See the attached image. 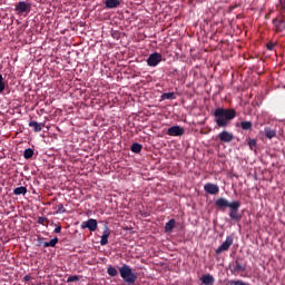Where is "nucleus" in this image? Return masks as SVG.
<instances>
[{"label":"nucleus","mask_w":285,"mask_h":285,"mask_svg":"<svg viewBox=\"0 0 285 285\" xmlns=\"http://www.w3.org/2000/svg\"><path fill=\"white\" fill-rule=\"evenodd\" d=\"M215 205L218 209H222V210L230 208L228 216H230L232 220H235V222L242 220V215L238 214V209L240 208V202L234 200L229 203L227 198L220 197L215 200Z\"/></svg>","instance_id":"1"},{"label":"nucleus","mask_w":285,"mask_h":285,"mask_svg":"<svg viewBox=\"0 0 285 285\" xmlns=\"http://www.w3.org/2000/svg\"><path fill=\"white\" fill-rule=\"evenodd\" d=\"M213 117H215V124L218 128H226L228 122L237 117V111L235 109L218 108L213 112Z\"/></svg>","instance_id":"2"},{"label":"nucleus","mask_w":285,"mask_h":285,"mask_svg":"<svg viewBox=\"0 0 285 285\" xmlns=\"http://www.w3.org/2000/svg\"><path fill=\"white\" fill-rule=\"evenodd\" d=\"M118 273H120L121 279H124L125 284L134 285L137 281V274L132 272L129 265L124 264V266L118 268Z\"/></svg>","instance_id":"3"},{"label":"nucleus","mask_w":285,"mask_h":285,"mask_svg":"<svg viewBox=\"0 0 285 285\" xmlns=\"http://www.w3.org/2000/svg\"><path fill=\"white\" fill-rule=\"evenodd\" d=\"M273 30L276 33H283L285 30V17L283 14H277L276 18L273 19Z\"/></svg>","instance_id":"4"},{"label":"nucleus","mask_w":285,"mask_h":285,"mask_svg":"<svg viewBox=\"0 0 285 285\" xmlns=\"http://www.w3.org/2000/svg\"><path fill=\"white\" fill-rule=\"evenodd\" d=\"M16 12L19 14V17L28 16L31 12V3L26 1L17 2Z\"/></svg>","instance_id":"5"},{"label":"nucleus","mask_w":285,"mask_h":285,"mask_svg":"<svg viewBox=\"0 0 285 285\" xmlns=\"http://www.w3.org/2000/svg\"><path fill=\"white\" fill-rule=\"evenodd\" d=\"M233 244L234 237L232 235H228L225 242H223V244L220 245V247L216 248V255H222L223 253L227 252Z\"/></svg>","instance_id":"6"},{"label":"nucleus","mask_w":285,"mask_h":285,"mask_svg":"<svg viewBox=\"0 0 285 285\" xmlns=\"http://www.w3.org/2000/svg\"><path fill=\"white\" fill-rule=\"evenodd\" d=\"M161 53L153 52L149 58H147V66L155 68L157 65L161 63Z\"/></svg>","instance_id":"7"},{"label":"nucleus","mask_w":285,"mask_h":285,"mask_svg":"<svg viewBox=\"0 0 285 285\" xmlns=\"http://www.w3.org/2000/svg\"><path fill=\"white\" fill-rule=\"evenodd\" d=\"M246 272V265L242 264L240 261H235L230 264V273L232 275H237L239 273Z\"/></svg>","instance_id":"8"},{"label":"nucleus","mask_w":285,"mask_h":285,"mask_svg":"<svg viewBox=\"0 0 285 285\" xmlns=\"http://www.w3.org/2000/svg\"><path fill=\"white\" fill-rule=\"evenodd\" d=\"M58 242H59L58 237H55L49 242H45V238H39V239H37V246L43 247V248H49V247L55 248V246H56V244H58Z\"/></svg>","instance_id":"9"},{"label":"nucleus","mask_w":285,"mask_h":285,"mask_svg":"<svg viewBox=\"0 0 285 285\" xmlns=\"http://www.w3.org/2000/svg\"><path fill=\"white\" fill-rule=\"evenodd\" d=\"M88 228L89 232L94 233L98 228V222L97 219L89 218L85 223L81 224V229Z\"/></svg>","instance_id":"10"},{"label":"nucleus","mask_w":285,"mask_h":285,"mask_svg":"<svg viewBox=\"0 0 285 285\" xmlns=\"http://www.w3.org/2000/svg\"><path fill=\"white\" fill-rule=\"evenodd\" d=\"M218 139H220L223 144H230L234 140V135L227 130H223L218 134Z\"/></svg>","instance_id":"11"},{"label":"nucleus","mask_w":285,"mask_h":285,"mask_svg":"<svg viewBox=\"0 0 285 285\" xmlns=\"http://www.w3.org/2000/svg\"><path fill=\"white\" fill-rule=\"evenodd\" d=\"M204 189L208 195H218L220 191V188L217 186V184H205Z\"/></svg>","instance_id":"12"},{"label":"nucleus","mask_w":285,"mask_h":285,"mask_svg":"<svg viewBox=\"0 0 285 285\" xmlns=\"http://www.w3.org/2000/svg\"><path fill=\"white\" fill-rule=\"evenodd\" d=\"M108 237H110V229H108V226H104V235H101L100 245L107 246L108 244Z\"/></svg>","instance_id":"13"},{"label":"nucleus","mask_w":285,"mask_h":285,"mask_svg":"<svg viewBox=\"0 0 285 285\" xmlns=\"http://www.w3.org/2000/svg\"><path fill=\"white\" fill-rule=\"evenodd\" d=\"M200 281L203 285H214L215 283V278L210 274L203 275Z\"/></svg>","instance_id":"14"},{"label":"nucleus","mask_w":285,"mask_h":285,"mask_svg":"<svg viewBox=\"0 0 285 285\" xmlns=\"http://www.w3.org/2000/svg\"><path fill=\"white\" fill-rule=\"evenodd\" d=\"M119 6H120L119 0H105V7H107V9H115Z\"/></svg>","instance_id":"15"},{"label":"nucleus","mask_w":285,"mask_h":285,"mask_svg":"<svg viewBox=\"0 0 285 285\" xmlns=\"http://www.w3.org/2000/svg\"><path fill=\"white\" fill-rule=\"evenodd\" d=\"M43 126H45V124H38V121L29 122V127L33 128V132H41Z\"/></svg>","instance_id":"16"},{"label":"nucleus","mask_w":285,"mask_h":285,"mask_svg":"<svg viewBox=\"0 0 285 285\" xmlns=\"http://www.w3.org/2000/svg\"><path fill=\"white\" fill-rule=\"evenodd\" d=\"M167 135L170 137H179V126H173L167 129Z\"/></svg>","instance_id":"17"},{"label":"nucleus","mask_w":285,"mask_h":285,"mask_svg":"<svg viewBox=\"0 0 285 285\" xmlns=\"http://www.w3.org/2000/svg\"><path fill=\"white\" fill-rule=\"evenodd\" d=\"M264 135L267 139H274V137H276V131L271 129L269 127H265Z\"/></svg>","instance_id":"18"},{"label":"nucleus","mask_w":285,"mask_h":285,"mask_svg":"<svg viewBox=\"0 0 285 285\" xmlns=\"http://www.w3.org/2000/svg\"><path fill=\"white\" fill-rule=\"evenodd\" d=\"M26 194H28V188L24 186H20L13 189V195L16 196L26 195Z\"/></svg>","instance_id":"19"},{"label":"nucleus","mask_w":285,"mask_h":285,"mask_svg":"<svg viewBox=\"0 0 285 285\" xmlns=\"http://www.w3.org/2000/svg\"><path fill=\"white\" fill-rule=\"evenodd\" d=\"M130 150L134 154H139L142 150V145H140L139 142H134L130 146Z\"/></svg>","instance_id":"20"},{"label":"nucleus","mask_w":285,"mask_h":285,"mask_svg":"<svg viewBox=\"0 0 285 285\" xmlns=\"http://www.w3.org/2000/svg\"><path fill=\"white\" fill-rule=\"evenodd\" d=\"M32 156H35V149L27 148L23 150V158H26V160H30Z\"/></svg>","instance_id":"21"},{"label":"nucleus","mask_w":285,"mask_h":285,"mask_svg":"<svg viewBox=\"0 0 285 285\" xmlns=\"http://www.w3.org/2000/svg\"><path fill=\"white\" fill-rule=\"evenodd\" d=\"M173 228H175V219H170L169 222H167L166 226L164 227L166 233H171Z\"/></svg>","instance_id":"22"},{"label":"nucleus","mask_w":285,"mask_h":285,"mask_svg":"<svg viewBox=\"0 0 285 285\" xmlns=\"http://www.w3.org/2000/svg\"><path fill=\"white\" fill-rule=\"evenodd\" d=\"M242 130H253V122L252 121H243L240 122Z\"/></svg>","instance_id":"23"},{"label":"nucleus","mask_w":285,"mask_h":285,"mask_svg":"<svg viewBox=\"0 0 285 285\" xmlns=\"http://www.w3.org/2000/svg\"><path fill=\"white\" fill-rule=\"evenodd\" d=\"M63 213H66V208L62 205V203L56 204V214H63Z\"/></svg>","instance_id":"24"},{"label":"nucleus","mask_w":285,"mask_h":285,"mask_svg":"<svg viewBox=\"0 0 285 285\" xmlns=\"http://www.w3.org/2000/svg\"><path fill=\"white\" fill-rule=\"evenodd\" d=\"M107 274L110 277H115V276H117V274H119V272H117V269H115V267L110 266L107 268Z\"/></svg>","instance_id":"25"},{"label":"nucleus","mask_w":285,"mask_h":285,"mask_svg":"<svg viewBox=\"0 0 285 285\" xmlns=\"http://www.w3.org/2000/svg\"><path fill=\"white\" fill-rule=\"evenodd\" d=\"M4 90H6V82L3 81V77L0 73V95H2Z\"/></svg>","instance_id":"26"},{"label":"nucleus","mask_w":285,"mask_h":285,"mask_svg":"<svg viewBox=\"0 0 285 285\" xmlns=\"http://www.w3.org/2000/svg\"><path fill=\"white\" fill-rule=\"evenodd\" d=\"M37 224L46 226V225H48V218L39 217V218H37Z\"/></svg>","instance_id":"27"},{"label":"nucleus","mask_w":285,"mask_h":285,"mask_svg":"<svg viewBox=\"0 0 285 285\" xmlns=\"http://www.w3.org/2000/svg\"><path fill=\"white\" fill-rule=\"evenodd\" d=\"M79 281H80V277L75 275V276H69L68 279L66 281V283H77Z\"/></svg>","instance_id":"28"},{"label":"nucleus","mask_w":285,"mask_h":285,"mask_svg":"<svg viewBox=\"0 0 285 285\" xmlns=\"http://www.w3.org/2000/svg\"><path fill=\"white\" fill-rule=\"evenodd\" d=\"M256 146H257L256 139L248 140V147L250 148V150L255 149Z\"/></svg>","instance_id":"29"},{"label":"nucleus","mask_w":285,"mask_h":285,"mask_svg":"<svg viewBox=\"0 0 285 285\" xmlns=\"http://www.w3.org/2000/svg\"><path fill=\"white\" fill-rule=\"evenodd\" d=\"M228 284L229 285H248V283H245L243 281H230Z\"/></svg>","instance_id":"30"},{"label":"nucleus","mask_w":285,"mask_h":285,"mask_svg":"<svg viewBox=\"0 0 285 285\" xmlns=\"http://www.w3.org/2000/svg\"><path fill=\"white\" fill-rule=\"evenodd\" d=\"M274 47H276L275 42H267L266 45L267 50H274Z\"/></svg>","instance_id":"31"},{"label":"nucleus","mask_w":285,"mask_h":285,"mask_svg":"<svg viewBox=\"0 0 285 285\" xmlns=\"http://www.w3.org/2000/svg\"><path fill=\"white\" fill-rule=\"evenodd\" d=\"M30 281H31V276L30 275L23 276V282L29 283Z\"/></svg>","instance_id":"32"},{"label":"nucleus","mask_w":285,"mask_h":285,"mask_svg":"<svg viewBox=\"0 0 285 285\" xmlns=\"http://www.w3.org/2000/svg\"><path fill=\"white\" fill-rule=\"evenodd\" d=\"M55 233H56V234L61 233V227H60V226L56 227Z\"/></svg>","instance_id":"33"},{"label":"nucleus","mask_w":285,"mask_h":285,"mask_svg":"<svg viewBox=\"0 0 285 285\" xmlns=\"http://www.w3.org/2000/svg\"><path fill=\"white\" fill-rule=\"evenodd\" d=\"M185 134V129L184 128H179V137H181Z\"/></svg>","instance_id":"34"},{"label":"nucleus","mask_w":285,"mask_h":285,"mask_svg":"<svg viewBox=\"0 0 285 285\" xmlns=\"http://www.w3.org/2000/svg\"><path fill=\"white\" fill-rule=\"evenodd\" d=\"M164 96H166V99H171L173 94H165Z\"/></svg>","instance_id":"35"},{"label":"nucleus","mask_w":285,"mask_h":285,"mask_svg":"<svg viewBox=\"0 0 285 285\" xmlns=\"http://www.w3.org/2000/svg\"><path fill=\"white\" fill-rule=\"evenodd\" d=\"M281 7H282L283 10L285 11V0L281 1Z\"/></svg>","instance_id":"36"}]
</instances>
